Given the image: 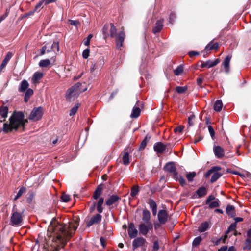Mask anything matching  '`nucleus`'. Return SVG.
Segmentation results:
<instances>
[{
	"mask_svg": "<svg viewBox=\"0 0 251 251\" xmlns=\"http://www.w3.org/2000/svg\"><path fill=\"white\" fill-rule=\"evenodd\" d=\"M48 47V45H45L44 46L42 49H41V55H43L44 54L46 51H47V49Z\"/></svg>",
	"mask_w": 251,
	"mask_h": 251,
	"instance_id": "63",
	"label": "nucleus"
},
{
	"mask_svg": "<svg viewBox=\"0 0 251 251\" xmlns=\"http://www.w3.org/2000/svg\"><path fill=\"white\" fill-rule=\"evenodd\" d=\"M101 218L102 216L100 214H97L94 215L87 223V226L89 227L93 224L99 223L101 220Z\"/></svg>",
	"mask_w": 251,
	"mask_h": 251,
	"instance_id": "11",
	"label": "nucleus"
},
{
	"mask_svg": "<svg viewBox=\"0 0 251 251\" xmlns=\"http://www.w3.org/2000/svg\"><path fill=\"white\" fill-rule=\"evenodd\" d=\"M151 213L148 210H144L143 211V217L142 220L145 223L151 222Z\"/></svg>",
	"mask_w": 251,
	"mask_h": 251,
	"instance_id": "26",
	"label": "nucleus"
},
{
	"mask_svg": "<svg viewBox=\"0 0 251 251\" xmlns=\"http://www.w3.org/2000/svg\"><path fill=\"white\" fill-rule=\"evenodd\" d=\"M16 212H14L12 214L11 217V223L13 224V225L14 226L16 225Z\"/></svg>",
	"mask_w": 251,
	"mask_h": 251,
	"instance_id": "62",
	"label": "nucleus"
},
{
	"mask_svg": "<svg viewBox=\"0 0 251 251\" xmlns=\"http://www.w3.org/2000/svg\"><path fill=\"white\" fill-rule=\"evenodd\" d=\"M221 168L219 166H214L212 167L210 170H209L205 174V176L206 177H209L212 173L214 172H216L220 170Z\"/></svg>",
	"mask_w": 251,
	"mask_h": 251,
	"instance_id": "35",
	"label": "nucleus"
},
{
	"mask_svg": "<svg viewBox=\"0 0 251 251\" xmlns=\"http://www.w3.org/2000/svg\"><path fill=\"white\" fill-rule=\"evenodd\" d=\"M128 233L131 239L135 238L138 235V230L135 227L134 224L133 223L129 224Z\"/></svg>",
	"mask_w": 251,
	"mask_h": 251,
	"instance_id": "10",
	"label": "nucleus"
},
{
	"mask_svg": "<svg viewBox=\"0 0 251 251\" xmlns=\"http://www.w3.org/2000/svg\"><path fill=\"white\" fill-rule=\"evenodd\" d=\"M176 14L174 12L171 13L169 15V18L170 23L173 24V22L175 21V20L176 19Z\"/></svg>",
	"mask_w": 251,
	"mask_h": 251,
	"instance_id": "52",
	"label": "nucleus"
},
{
	"mask_svg": "<svg viewBox=\"0 0 251 251\" xmlns=\"http://www.w3.org/2000/svg\"><path fill=\"white\" fill-rule=\"evenodd\" d=\"M163 20H159L156 23L155 26L153 29V32L155 34L161 31L163 27Z\"/></svg>",
	"mask_w": 251,
	"mask_h": 251,
	"instance_id": "21",
	"label": "nucleus"
},
{
	"mask_svg": "<svg viewBox=\"0 0 251 251\" xmlns=\"http://www.w3.org/2000/svg\"><path fill=\"white\" fill-rule=\"evenodd\" d=\"M194 115H192L190 116L188 118V124L189 126H192L193 125V123L192 122V120L194 119Z\"/></svg>",
	"mask_w": 251,
	"mask_h": 251,
	"instance_id": "64",
	"label": "nucleus"
},
{
	"mask_svg": "<svg viewBox=\"0 0 251 251\" xmlns=\"http://www.w3.org/2000/svg\"><path fill=\"white\" fill-rule=\"evenodd\" d=\"M220 62V60L219 59H216L214 60H208L205 62L206 66L207 68H211L212 67L217 64H218Z\"/></svg>",
	"mask_w": 251,
	"mask_h": 251,
	"instance_id": "29",
	"label": "nucleus"
},
{
	"mask_svg": "<svg viewBox=\"0 0 251 251\" xmlns=\"http://www.w3.org/2000/svg\"><path fill=\"white\" fill-rule=\"evenodd\" d=\"M234 207L233 205H228L226 208V212L227 214L231 217H233L234 215Z\"/></svg>",
	"mask_w": 251,
	"mask_h": 251,
	"instance_id": "38",
	"label": "nucleus"
},
{
	"mask_svg": "<svg viewBox=\"0 0 251 251\" xmlns=\"http://www.w3.org/2000/svg\"><path fill=\"white\" fill-rule=\"evenodd\" d=\"M199 197H202L205 196L207 193L206 189L204 187H201L199 188L196 192Z\"/></svg>",
	"mask_w": 251,
	"mask_h": 251,
	"instance_id": "33",
	"label": "nucleus"
},
{
	"mask_svg": "<svg viewBox=\"0 0 251 251\" xmlns=\"http://www.w3.org/2000/svg\"><path fill=\"white\" fill-rule=\"evenodd\" d=\"M104 61L102 58L97 61H94L91 62L90 70L91 72L96 70H100L103 66Z\"/></svg>",
	"mask_w": 251,
	"mask_h": 251,
	"instance_id": "9",
	"label": "nucleus"
},
{
	"mask_svg": "<svg viewBox=\"0 0 251 251\" xmlns=\"http://www.w3.org/2000/svg\"><path fill=\"white\" fill-rule=\"evenodd\" d=\"M159 249V243L158 240H155L153 243L152 249L151 251H157Z\"/></svg>",
	"mask_w": 251,
	"mask_h": 251,
	"instance_id": "48",
	"label": "nucleus"
},
{
	"mask_svg": "<svg viewBox=\"0 0 251 251\" xmlns=\"http://www.w3.org/2000/svg\"><path fill=\"white\" fill-rule=\"evenodd\" d=\"M8 112V108L7 106H1L0 107V121L3 122L5 121V118L7 117Z\"/></svg>",
	"mask_w": 251,
	"mask_h": 251,
	"instance_id": "18",
	"label": "nucleus"
},
{
	"mask_svg": "<svg viewBox=\"0 0 251 251\" xmlns=\"http://www.w3.org/2000/svg\"><path fill=\"white\" fill-rule=\"evenodd\" d=\"M25 191L26 188L25 187H21L19 190L18 192L17 193V199L23 195V193H25Z\"/></svg>",
	"mask_w": 251,
	"mask_h": 251,
	"instance_id": "50",
	"label": "nucleus"
},
{
	"mask_svg": "<svg viewBox=\"0 0 251 251\" xmlns=\"http://www.w3.org/2000/svg\"><path fill=\"white\" fill-rule=\"evenodd\" d=\"M139 190L138 186H134L131 189V192H130L131 196H132V197H135V196H136L138 194V193H139Z\"/></svg>",
	"mask_w": 251,
	"mask_h": 251,
	"instance_id": "43",
	"label": "nucleus"
},
{
	"mask_svg": "<svg viewBox=\"0 0 251 251\" xmlns=\"http://www.w3.org/2000/svg\"><path fill=\"white\" fill-rule=\"evenodd\" d=\"M213 151L216 157L218 158H221L225 155L224 149L220 146H214Z\"/></svg>",
	"mask_w": 251,
	"mask_h": 251,
	"instance_id": "13",
	"label": "nucleus"
},
{
	"mask_svg": "<svg viewBox=\"0 0 251 251\" xmlns=\"http://www.w3.org/2000/svg\"><path fill=\"white\" fill-rule=\"evenodd\" d=\"M27 122V120L25 119L24 114L21 111L17 112V130L19 128L22 127L23 130L24 126Z\"/></svg>",
	"mask_w": 251,
	"mask_h": 251,
	"instance_id": "7",
	"label": "nucleus"
},
{
	"mask_svg": "<svg viewBox=\"0 0 251 251\" xmlns=\"http://www.w3.org/2000/svg\"><path fill=\"white\" fill-rule=\"evenodd\" d=\"M44 3V1L41 0L36 5L35 8L34 9V11L39 12L41 10V9L43 8L42 5Z\"/></svg>",
	"mask_w": 251,
	"mask_h": 251,
	"instance_id": "46",
	"label": "nucleus"
},
{
	"mask_svg": "<svg viewBox=\"0 0 251 251\" xmlns=\"http://www.w3.org/2000/svg\"><path fill=\"white\" fill-rule=\"evenodd\" d=\"M236 223L231 224L228 228L227 233L230 231L235 230L236 229Z\"/></svg>",
	"mask_w": 251,
	"mask_h": 251,
	"instance_id": "59",
	"label": "nucleus"
},
{
	"mask_svg": "<svg viewBox=\"0 0 251 251\" xmlns=\"http://www.w3.org/2000/svg\"><path fill=\"white\" fill-rule=\"evenodd\" d=\"M104 202V199L103 198H100L98 202L97 205V208L98 211L101 213L102 212L103 208L102 207V205L103 204Z\"/></svg>",
	"mask_w": 251,
	"mask_h": 251,
	"instance_id": "34",
	"label": "nucleus"
},
{
	"mask_svg": "<svg viewBox=\"0 0 251 251\" xmlns=\"http://www.w3.org/2000/svg\"><path fill=\"white\" fill-rule=\"evenodd\" d=\"M13 56V54L11 52H9L6 55L5 58L3 60L2 62L7 64L8 62L10 60L11 57Z\"/></svg>",
	"mask_w": 251,
	"mask_h": 251,
	"instance_id": "49",
	"label": "nucleus"
},
{
	"mask_svg": "<svg viewBox=\"0 0 251 251\" xmlns=\"http://www.w3.org/2000/svg\"><path fill=\"white\" fill-rule=\"evenodd\" d=\"M148 203L152 211L153 215H155L157 213V205L156 202L152 199H149Z\"/></svg>",
	"mask_w": 251,
	"mask_h": 251,
	"instance_id": "22",
	"label": "nucleus"
},
{
	"mask_svg": "<svg viewBox=\"0 0 251 251\" xmlns=\"http://www.w3.org/2000/svg\"><path fill=\"white\" fill-rule=\"evenodd\" d=\"M110 34L109 36L111 38L115 36L116 47L118 49L121 48L123 45L125 38V34L124 30L120 32L116 36L117 29L113 23L110 24Z\"/></svg>",
	"mask_w": 251,
	"mask_h": 251,
	"instance_id": "2",
	"label": "nucleus"
},
{
	"mask_svg": "<svg viewBox=\"0 0 251 251\" xmlns=\"http://www.w3.org/2000/svg\"><path fill=\"white\" fill-rule=\"evenodd\" d=\"M148 140V137L146 136L145 139L142 141L141 145H140V148L144 149L146 145H147V142Z\"/></svg>",
	"mask_w": 251,
	"mask_h": 251,
	"instance_id": "60",
	"label": "nucleus"
},
{
	"mask_svg": "<svg viewBox=\"0 0 251 251\" xmlns=\"http://www.w3.org/2000/svg\"><path fill=\"white\" fill-rule=\"evenodd\" d=\"M164 169L167 172H168L169 173H172L173 177L175 180H177L178 174L176 171V167L173 162L167 163L164 167Z\"/></svg>",
	"mask_w": 251,
	"mask_h": 251,
	"instance_id": "8",
	"label": "nucleus"
},
{
	"mask_svg": "<svg viewBox=\"0 0 251 251\" xmlns=\"http://www.w3.org/2000/svg\"><path fill=\"white\" fill-rule=\"evenodd\" d=\"M44 76V74L42 72H36L33 75L31 82L34 85H37V84L40 83V80L43 78Z\"/></svg>",
	"mask_w": 251,
	"mask_h": 251,
	"instance_id": "12",
	"label": "nucleus"
},
{
	"mask_svg": "<svg viewBox=\"0 0 251 251\" xmlns=\"http://www.w3.org/2000/svg\"><path fill=\"white\" fill-rule=\"evenodd\" d=\"M33 90L31 88H28L25 91L24 100L25 102H27L30 97L33 95Z\"/></svg>",
	"mask_w": 251,
	"mask_h": 251,
	"instance_id": "24",
	"label": "nucleus"
},
{
	"mask_svg": "<svg viewBox=\"0 0 251 251\" xmlns=\"http://www.w3.org/2000/svg\"><path fill=\"white\" fill-rule=\"evenodd\" d=\"M102 188L100 186H98L96 190L94 192L93 195V198L94 199H98L101 194Z\"/></svg>",
	"mask_w": 251,
	"mask_h": 251,
	"instance_id": "39",
	"label": "nucleus"
},
{
	"mask_svg": "<svg viewBox=\"0 0 251 251\" xmlns=\"http://www.w3.org/2000/svg\"><path fill=\"white\" fill-rule=\"evenodd\" d=\"M177 181V180H176ZM177 180L179 182L182 186H183L186 184V181L185 179L181 176H178Z\"/></svg>",
	"mask_w": 251,
	"mask_h": 251,
	"instance_id": "61",
	"label": "nucleus"
},
{
	"mask_svg": "<svg viewBox=\"0 0 251 251\" xmlns=\"http://www.w3.org/2000/svg\"><path fill=\"white\" fill-rule=\"evenodd\" d=\"M90 54V49L89 48H87L85 50H84L82 53V56L84 58L87 59Z\"/></svg>",
	"mask_w": 251,
	"mask_h": 251,
	"instance_id": "51",
	"label": "nucleus"
},
{
	"mask_svg": "<svg viewBox=\"0 0 251 251\" xmlns=\"http://www.w3.org/2000/svg\"><path fill=\"white\" fill-rule=\"evenodd\" d=\"M184 129V126H179L174 129V132L176 134L180 133Z\"/></svg>",
	"mask_w": 251,
	"mask_h": 251,
	"instance_id": "55",
	"label": "nucleus"
},
{
	"mask_svg": "<svg viewBox=\"0 0 251 251\" xmlns=\"http://www.w3.org/2000/svg\"><path fill=\"white\" fill-rule=\"evenodd\" d=\"M43 115V108L41 106L33 109L29 117V119L33 121H37L41 119Z\"/></svg>",
	"mask_w": 251,
	"mask_h": 251,
	"instance_id": "4",
	"label": "nucleus"
},
{
	"mask_svg": "<svg viewBox=\"0 0 251 251\" xmlns=\"http://www.w3.org/2000/svg\"><path fill=\"white\" fill-rule=\"evenodd\" d=\"M153 148L157 153H162L165 150L166 146L161 142H157L154 145Z\"/></svg>",
	"mask_w": 251,
	"mask_h": 251,
	"instance_id": "20",
	"label": "nucleus"
},
{
	"mask_svg": "<svg viewBox=\"0 0 251 251\" xmlns=\"http://www.w3.org/2000/svg\"><path fill=\"white\" fill-rule=\"evenodd\" d=\"M184 67L183 65H180L174 70V73L176 75H180L183 72Z\"/></svg>",
	"mask_w": 251,
	"mask_h": 251,
	"instance_id": "37",
	"label": "nucleus"
},
{
	"mask_svg": "<svg viewBox=\"0 0 251 251\" xmlns=\"http://www.w3.org/2000/svg\"><path fill=\"white\" fill-rule=\"evenodd\" d=\"M219 47V44L218 43H213L211 41L205 48L204 50L208 51L212 50L217 49Z\"/></svg>",
	"mask_w": 251,
	"mask_h": 251,
	"instance_id": "23",
	"label": "nucleus"
},
{
	"mask_svg": "<svg viewBox=\"0 0 251 251\" xmlns=\"http://www.w3.org/2000/svg\"><path fill=\"white\" fill-rule=\"evenodd\" d=\"M77 221L69 224H59L54 226L52 222L49 226V230L52 231L57 240L65 244L67 240L72 237L78 226Z\"/></svg>",
	"mask_w": 251,
	"mask_h": 251,
	"instance_id": "1",
	"label": "nucleus"
},
{
	"mask_svg": "<svg viewBox=\"0 0 251 251\" xmlns=\"http://www.w3.org/2000/svg\"><path fill=\"white\" fill-rule=\"evenodd\" d=\"M207 205H208L209 208H210L218 207L220 205L219 200L216 199L214 201L210 202Z\"/></svg>",
	"mask_w": 251,
	"mask_h": 251,
	"instance_id": "40",
	"label": "nucleus"
},
{
	"mask_svg": "<svg viewBox=\"0 0 251 251\" xmlns=\"http://www.w3.org/2000/svg\"><path fill=\"white\" fill-rule=\"evenodd\" d=\"M140 112L141 110L140 108L138 106H136L135 105L133 108L131 114L130 115V117L132 118H136L140 115Z\"/></svg>",
	"mask_w": 251,
	"mask_h": 251,
	"instance_id": "27",
	"label": "nucleus"
},
{
	"mask_svg": "<svg viewBox=\"0 0 251 251\" xmlns=\"http://www.w3.org/2000/svg\"><path fill=\"white\" fill-rule=\"evenodd\" d=\"M222 107L223 103L222 101L220 100H217L215 101L214 104L213 108L215 111L220 112L222 110Z\"/></svg>",
	"mask_w": 251,
	"mask_h": 251,
	"instance_id": "30",
	"label": "nucleus"
},
{
	"mask_svg": "<svg viewBox=\"0 0 251 251\" xmlns=\"http://www.w3.org/2000/svg\"><path fill=\"white\" fill-rule=\"evenodd\" d=\"M22 222V217L21 214L17 213V226L21 225Z\"/></svg>",
	"mask_w": 251,
	"mask_h": 251,
	"instance_id": "56",
	"label": "nucleus"
},
{
	"mask_svg": "<svg viewBox=\"0 0 251 251\" xmlns=\"http://www.w3.org/2000/svg\"><path fill=\"white\" fill-rule=\"evenodd\" d=\"M122 160L124 165H128L129 163V154L127 152L125 153L123 156Z\"/></svg>",
	"mask_w": 251,
	"mask_h": 251,
	"instance_id": "41",
	"label": "nucleus"
},
{
	"mask_svg": "<svg viewBox=\"0 0 251 251\" xmlns=\"http://www.w3.org/2000/svg\"><path fill=\"white\" fill-rule=\"evenodd\" d=\"M61 199L62 201L67 202L70 201V198L69 195L64 194L61 196Z\"/></svg>",
	"mask_w": 251,
	"mask_h": 251,
	"instance_id": "54",
	"label": "nucleus"
},
{
	"mask_svg": "<svg viewBox=\"0 0 251 251\" xmlns=\"http://www.w3.org/2000/svg\"><path fill=\"white\" fill-rule=\"evenodd\" d=\"M211 178V182L213 183L217 181L222 176V174L221 173L218 172V171L214 172Z\"/></svg>",
	"mask_w": 251,
	"mask_h": 251,
	"instance_id": "36",
	"label": "nucleus"
},
{
	"mask_svg": "<svg viewBox=\"0 0 251 251\" xmlns=\"http://www.w3.org/2000/svg\"><path fill=\"white\" fill-rule=\"evenodd\" d=\"M92 37H93V35L91 34H89L87 36L86 39L84 41V44L87 46H89L90 43V40Z\"/></svg>",
	"mask_w": 251,
	"mask_h": 251,
	"instance_id": "53",
	"label": "nucleus"
},
{
	"mask_svg": "<svg viewBox=\"0 0 251 251\" xmlns=\"http://www.w3.org/2000/svg\"><path fill=\"white\" fill-rule=\"evenodd\" d=\"M81 83H77L68 90L66 93V97L69 99V100H74L75 98H76L80 93L87 90V88H81Z\"/></svg>",
	"mask_w": 251,
	"mask_h": 251,
	"instance_id": "3",
	"label": "nucleus"
},
{
	"mask_svg": "<svg viewBox=\"0 0 251 251\" xmlns=\"http://www.w3.org/2000/svg\"><path fill=\"white\" fill-rule=\"evenodd\" d=\"M47 45L48 47L47 52H53V56H55L56 52H58L59 50V43L54 42L50 46H49V45Z\"/></svg>",
	"mask_w": 251,
	"mask_h": 251,
	"instance_id": "15",
	"label": "nucleus"
},
{
	"mask_svg": "<svg viewBox=\"0 0 251 251\" xmlns=\"http://www.w3.org/2000/svg\"><path fill=\"white\" fill-rule=\"evenodd\" d=\"M79 106V104L77 103L70 110V115L73 116L77 112Z\"/></svg>",
	"mask_w": 251,
	"mask_h": 251,
	"instance_id": "45",
	"label": "nucleus"
},
{
	"mask_svg": "<svg viewBox=\"0 0 251 251\" xmlns=\"http://www.w3.org/2000/svg\"><path fill=\"white\" fill-rule=\"evenodd\" d=\"M50 61H54V59L51 58L50 60L49 59H45L41 60L39 63V65L40 67H46L48 66L50 64Z\"/></svg>",
	"mask_w": 251,
	"mask_h": 251,
	"instance_id": "31",
	"label": "nucleus"
},
{
	"mask_svg": "<svg viewBox=\"0 0 251 251\" xmlns=\"http://www.w3.org/2000/svg\"><path fill=\"white\" fill-rule=\"evenodd\" d=\"M215 200V197L213 195H209L206 200V201H205V203L206 204H208V203H209L210 202H211V201H213Z\"/></svg>",
	"mask_w": 251,
	"mask_h": 251,
	"instance_id": "58",
	"label": "nucleus"
},
{
	"mask_svg": "<svg viewBox=\"0 0 251 251\" xmlns=\"http://www.w3.org/2000/svg\"><path fill=\"white\" fill-rule=\"evenodd\" d=\"M145 242V239L143 237H138L134 239L132 243V246L134 249L143 246Z\"/></svg>",
	"mask_w": 251,
	"mask_h": 251,
	"instance_id": "19",
	"label": "nucleus"
},
{
	"mask_svg": "<svg viewBox=\"0 0 251 251\" xmlns=\"http://www.w3.org/2000/svg\"><path fill=\"white\" fill-rule=\"evenodd\" d=\"M16 129V111H14L12 116L9 118V124L4 123L3 130L6 132Z\"/></svg>",
	"mask_w": 251,
	"mask_h": 251,
	"instance_id": "5",
	"label": "nucleus"
},
{
	"mask_svg": "<svg viewBox=\"0 0 251 251\" xmlns=\"http://www.w3.org/2000/svg\"><path fill=\"white\" fill-rule=\"evenodd\" d=\"M210 226L211 223L210 221H204L199 226L198 230L200 232H205L210 228Z\"/></svg>",
	"mask_w": 251,
	"mask_h": 251,
	"instance_id": "17",
	"label": "nucleus"
},
{
	"mask_svg": "<svg viewBox=\"0 0 251 251\" xmlns=\"http://www.w3.org/2000/svg\"><path fill=\"white\" fill-rule=\"evenodd\" d=\"M140 234L146 236L148 233L153 229V225L151 222L141 223L138 226Z\"/></svg>",
	"mask_w": 251,
	"mask_h": 251,
	"instance_id": "6",
	"label": "nucleus"
},
{
	"mask_svg": "<svg viewBox=\"0 0 251 251\" xmlns=\"http://www.w3.org/2000/svg\"><path fill=\"white\" fill-rule=\"evenodd\" d=\"M120 198L117 195H113L109 197V198L106 201V204L108 206H110L112 204H116Z\"/></svg>",
	"mask_w": 251,
	"mask_h": 251,
	"instance_id": "16",
	"label": "nucleus"
},
{
	"mask_svg": "<svg viewBox=\"0 0 251 251\" xmlns=\"http://www.w3.org/2000/svg\"><path fill=\"white\" fill-rule=\"evenodd\" d=\"M201 240H202V238L201 237L198 236L197 237H196L193 241V243H192L193 246H197L199 245L200 244V243L201 242Z\"/></svg>",
	"mask_w": 251,
	"mask_h": 251,
	"instance_id": "47",
	"label": "nucleus"
},
{
	"mask_svg": "<svg viewBox=\"0 0 251 251\" xmlns=\"http://www.w3.org/2000/svg\"><path fill=\"white\" fill-rule=\"evenodd\" d=\"M196 173L195 172H189L186 175V178L189 182H192L196 176Z\"/></svg>",
	"mask_w": 251,
	"mask_h": 251,
	"instance_id": "42",
	"label": "nucleus"
},
{
	"mask_svg": "<svg viewBox=\"0 0 251 251\" xmlns=\"http://www.w3.org/2000/svg\"><path fill=\"white\" fill-rule=\"evenodd\" d=\"M187 89V86H184V87L177 86L176 88V90L178 94L184 93Z\"/></svg>",
	"mask_w": 251,
	"mask_h": 251,
	"instance_id": "44",
	"label": "nucleus"
},
{
	"mask_svg": "<svg viewBox=\"0 0 251 251\" xmlns=\"http://www.w3.org/2000/svg\"><path fill=\"white\" fill-rule=\"evenodd\" d=\"M231 58V56H230L229 55H228L226 57V58L224 59V60L223 61V64L224 68L226 69L225 71L226 73H228L229 72L228 68H229V62H230Z\"/></svg>",
	"mask_w": 251,
	"mask_h": 251,
	"instance_id": "28",
	"label": "nucleus"
},
{
	"mask_svg": "<svg viewBox=\"0 0 251 251\" xmlns=\"http://www.w3.org/2000/svg\"><path fill=\"white\" fill-rule=\"evenodd\" d=\"M168 218L167 211L165 210H160L158 213V219L161 224H165Z\"/></svg>",
	"mask_w": 251,
	"mask_h": 251,
	"instance_id": "14",
	"label": "nucleus"
},
{
	"mask_svg": "<svg viewBox=\"0 0 251 251\" xmlns=\"http://www.w3.org/2000/svg\"><path fill=\"white\" fill-rule=\"evenodd\" d=\"M243 249L244 250H250L251 249V239L247 238L244 241Z\"/></svg>",
	"mask_w": 251,
	"mask_h": 251,
	"instance_id": "32",
	"label": "nucleus"
},
{
	"mask_svg": "<svg viewBox=\"0 0 251 251\" xmlns=\"http://www.w3.org/2000/svg\"><path fill=\"white\" fill-rule=\"evenodd\" d=\"M208 129L210 134L211 137L212 139H213L215 135V131L213 128V127L211 126H208Z\"/></svg>",
	"mask_w": 251,
	"mask_h": 251,
	"instance_id": "57",
	"label": "nucleus"
},
{
	"mask_svg": "<svg viewBox=\"0 0 251 251\" xmlns=\"http://www.w3.org/2000/svg\"><path fill=\"white\" fill-rule=\"evenodd\" d=\"M29 84L27 80H23L20 84V86L19 88V91L20 92H23L26 91L27 89H28Z\"/></svg>",
	"mask_w": 251,
	"mask_h": 251,
	"instance_id": "25",
	"label": "nucleus"
}]
</instances>
